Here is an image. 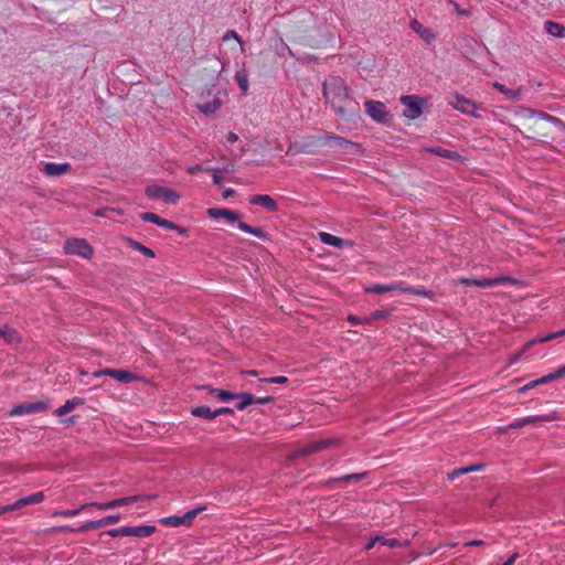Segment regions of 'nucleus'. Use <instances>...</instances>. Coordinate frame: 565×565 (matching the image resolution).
<instances>
[{
  "mask_svg": "<svg viewBox=\"0 0 565 565\" xmlns=\"http://www.w3.org/2000/svg\"><path fill=\"white\" fill-rule=\"evenodd\" d=\"M234 193H235V190L230 188V189H226V190L223 192V196H224L225 199H227V198H230V196L234 195Z\"/></svg>",
  "mask_w": 565,
  "mask_h": 565,
  "instance_id": "62",
  "label": "nucleus"
},
{
  "mask_svg": "<svg viewBox=\"0 0 565 565\" xmlns=\"http://www.w3.org/2000/svg\"><path fill=\"white\" fill-rule=\"evenodd\" d=\"M84 399L82 397H73L71 399H67L64 405L57 407L54 411V415L57 417L64 416L67 413L72 412L75 407L83 405Z\"/></svg>",
  "mask_w": 565,
  "mask_h": 565,
  "instance_id": "23",
  "label": "nucleus"
},
{
  "mask_svg": "<svg viewBox=\"0 0 565 565\" xmlns=\"http://www.w3.org/2000/svg\"><path fill=\"white\" fill-rule=\"evenodd\" d=\"M237 140H238V136H237L235 132L231 131V132H228V134H227V136H226V142H228V143H234V142H236Z\"/></svg>",
  "mask_w": 565,
  "mask_h": 565,
  "instance_id": "59",
  "label": "nucleus"
},
{
  "mask_svg": "<svg viewBox=\"0 0 565 565\" xmlns=\"http://www.w3.org/2000/svg\"><path fill=\"white\" fill-rule=\"evenodd\" d=\"M215 393H216V396L222 402H230L232 399L237 398V396H238V394L232 393V392H228V391H225V390H215Z\"/></svg>",
  "mask_w": 565,
  "mask_h": 565,
  "instance_id": "44",
  "label": "nucleus"
},
{
  "mask_svg": "<svg viewBox=\"0 0 565 565\" xmlns=\"http://www.w3.org/2000/svg\"><path fill=\"white\" fill-rule=\"evenodd\" d=\"M379 541H380V535L371 537L370 541L366 543L365 548L371 550L375 545V543H377Z\"/></svg>",
  "mask_w": 565,
  "mask_h": 565,
  "instance_id": "60",
  "label": "nucleus"
},
{
  "mask_svg": "<svg viewBox=\"0 0 565 565\" xmlns=\"http://www.w3.org/2000/svg\"><path fill=\"white\" fill-rule=\"evenodd\" d=\"M404 290V282L403 281H395L392 284H374L365 288L366 292L370 294H385L390 291H399L403 292Z\"/></svg>",
  "mask_w": 565,
  "mask_h": 565,
  "instance_id": "17",
  "label": "nucleus"
},
{
  "mask_svg": "<svg viewBox=\"0 0 565 565\" xmlns=\"http://www.w3.org/2000/svg\"><path fill=\"white\" fill-rule=\"evenodd\" d=\"M420 149L423 151L433 153V154L444 158V159H449V160H454V161H463L465 160L457 151H452V150H449V149H446L443 147L422 146Z\"/></svg>",
  "mask_w": 565,
  "mask_h": 565,
  "instance_id": "16",
  "label": "nucleus"
},
{
  "mask_svg": "<svg viewBox=\"0 0 565 565\" xmlns=\"http://www.w3.org/2000/svg\"><path fill=\"white\" fill-rule=\"evenodd\" d=\"M492 278H493L494 286L503 285V284H511V285L518 284V280L509 275H499V276H495Z\"/></svg>",
  "mask_w": 565,
  "mask_h": 565,
  "instance_id": "43",
  "label": "nucleus"
},
{
  "mask_svg": "<svg viewBox=\"0 0 565 565\" xmlns=\"http://www.w3.org/2000/svg\"><path fill=\"white\" fill-rule=\"evenodd\" d=\"M234 414V411L230 407H220V408H216L214 409V415L215 416H220V415H233Z\"/></svg>",
  "mask_w": 565,
  "mask_h": 565,
  "instance_id": "52",
  "label": "nucleus"
},
{
  "mask_svg": "<svg viewBox=\"0 0 565 565\" xmlns=\"http://www.w3.org/2000/svg\"><path fill=\"white\" fill-rule=\"evenodd\" d=\"M0 338H3L4 341L10 344L20 343L22 341L20 333L8 324L0 328Z\"/></svg>",
  "mask_w": 565,
  "mask_h": 565,
  "instance_id": "24",
  "label": "nucleus"
},
{
  "mask_svg": "<svg viewBox=\"0 0 565 565\" xmlns=\"http://www.w3.org/2000/svg\"><path fill=\"white\" fill-rule=\"evenodd\" d=\"M206 510L205 505L196 507L195 509H192L188 511L184 515H170L164 516L159 520V522L164 526H172V527H179V526H191L193 524L194 519L203 511Z\"/></svg>",
  "mask_w": 565,
  "mask_h": 565,
  "instance_id": "6",
  "label": "nucleus"
},
{
  "mask_svg": "<svg viewBox=\"0 0 565 565\" xmlns=\"http://www.w3.org/2000/svg\"><path fill=\"white\" fill-rule=\"evenodd\" d=\"M145 193L151 200H162L169 204H175L181 199L180 193L175 190L158 184L147 185Z\"/></svg>",
  "mask_w": 565,
  "mask_h": 565,
  "instance_id": "7",
  "label": "nucleus"
},
{
  "mask_svg": "<svg viewBox=\"0 0 565 565\" xmlns=\"http://www.w3.org/2000/svg\"><path fill=\"white\" fill-rule=\"evenodd\" d=\"M207 214L213 218H226L230 223H233L241 218V215L237 212L227 209L211 207L207 210Z\"/></svg>",
  "mask_w": 565,
  "mask_h": 565,
  "instance_id": "19",
  "label": "nucleus"
},
{
  "mask_svg": "<svg viewBox=\"0 0 565 565\" xmlns=\"http://www.w3.org/2000/svg\"><path fill=\"white\" fill-rule=\"evenodd\" d=\"M379 543L387 545L390 547H402L407 546L409 544V541H405L404 543H402L399 540L395 537L386 539L384 536H380Z\"/></svg>",
  "mask_w": 565,
  "mask_h": 565,
  "instance_id": "40",
  "label": "nucleus"
},
{
  "mask_svg": "<svg viewBox=\"0 0 565 565\" xmlns=\"http://www.w3.org/2000/svg\"><path fill=\"white\" fill-rule=\"evenodd\" d=\"M403 294H412V295L422 296V297H425L428 299H434V297H435V294L431 290L420 288V287L409 286L405 282H404Z\"/></svg>",
  "mask_w": 565,
  "mask_h": 565,
  "instance_id": "33",
  "label": "nucleus"
},
{
  "mask_svg": "<svg viewBox=\"0 0 565 565\" xmlns=\"http://www.w3.org/2000/svg\"><path fill=\"white\" fill-rule=\"evenodd\" d=\"M326 145H333V146L340 147V148H348V147H355V146H358V143L352 142V141L345 139L344 137H341V136H338V135H333V134H329V132H323L321 136L316 137V138H311L309 141H307L302 146L301 151L310 153V152H312L309 149L310 147L326 146Z\"/></svg>",
  "mask_w": 565,
  "mask_h": 565,
  "instance_id": "2",
  "label": "nucleus"
},
{
  "mask_svg": "<svg viewBox=\"0 0 565 565\" xmlns=\"http://www.w3.org/2000/svg\"><path fill=\"white\" fill-rule=\"evenodd\" d=\"M544 30L546 33L554 38L563 39L565 38V28L563 24L554 22V21H545Z\"/></svg>",
  "mask_w": 565,
  "mask_h": 565,
  "instance_id": "29",
  "label": "nucleus"
},
{
  "mask_svg": "<svg viewBox=\"0 0 565 565\" xmlns=\"http://www.w3.org/2000/svg\"><path fill=\"white\" fill-rule=\"evenodd\" d=\"M206 172H234L235 171V164L232 161H226L222 167L220 168H212L207 167L205 169Z\"/></svg>",
  "mask_w": 565,
  "mask_h": 565,
  "instance_id": "42",
  "label": "nucleus"
},
{
  "mask_svg": "<svg viewBox=\"0 0 565 565\" xmlns=\"http://www.w3.org/2000/svg\"><path fill=\"white\" fill-rule=\"evenodd\" d=\"M392 309H384V310H375L371 313L370 320H380V319H386L392 315Z\"/></svg>",
  "mask_w": 565,
  "mask_h": 565,
  "instance_id": "46",
  "label": "nucleus"
},
{
  "mask_svg": "<svg viewBox=\"0 0 565 565\" xmlns=\"http://www.w3.org/2000/svg\"><path fill=\"white\" fill-rule=\"evenodd\" d=\"M191 414L195 417H202L205 419H213L216 416L214 415V411H212L209 406H196L192 408Z\"/></svg>",
  "mask_w": 565,
  "mask_h": 565,
  "instance_id": "36",
  "label": "nucleus"
},
{
  "mask_svg": "<svg viewBox=\"0 0 565 565\" xmlns=\"http://www.w3.org/2000/svg\"><path fill=\"white\" fill-rule=\"evenodd\" d=\"M556 380L562 379L565 376V364L554 370Z\"/></svg>",
  "mask_w": 565,
  "mask_h": 565,
  "instance_id": "58",
  "label": "nucleus"
},
{
  "mask_svg": "<svg viewBox=\"0 0 565 565\" xmlns=\"http://www.w3.org/2000/svg\"><path fill=\"white\" fill-rule=\"evenodd\" d=\"M169 230L177 232L181 236H184V237L189 236V228L180 226V225H178V224H175L173 222H172L171 227Z\"/></svg>",
  "mask_w": 565,
  "mask_h": 565,
  "instance_id": "50",
  "label": "nucleus"
},
{
  "mask_svg": "<svg viewBox=\"0 0 565 565\" xmlns=\"http://www.w3.org/2000/svg\"><path fill=\"white\" fill-rule=\"evenodd\" d=\"M493 87L499 90L500 93H502L503 95L507 96L508 99L510 100H519L521 98V89H511V88H508L505 85L499 83V82H494L493 83Z\"/></svg>",
  "mask_w": 565,
  "mask_h": 565,
  "instance_id": "32",
  "label": "nucleus"
},
{
  "mask_svg": "<svg viewBox=\"0 0 565 565\" xmlns=\"http://www.w3.org/2000/svg\"><path fill=\"white\" fill-rule=\"evenodd\" d=\"M44 500V493L42 491L34 492L30 495L20 498L15 502L12 503L13 511L22 509L26 505L38 504Z\"/></svg>",
  "mask_w": 565,
  "mask_h": 565,
  "instance_id": "18",
  "label": "nucleus"
},
{
  "mask_svg": "<svg viewBox=\"0 0 565 565\" xmlns=\"http://www.w3.org/2000/svg\"><path fill=\"white\" fill-rule=\"evenodd\" d=\"M221 107V102L218 98H214L212 102H209V103H205V104H200L199 105V108L202 113L209 115V114H213L214 111H216L218 108Z\"/></svg>",
  "mask_w": 565,
  "mask_h": 565,
  "instance_id": "38",
  "label": "nucleus"
},
{
  "mask_svg": "<svg viewBox=\"0 0 565 565\" xmlns=\"http://www.w3.org/2000/svg\"><path fill=\"white\" fill-rule=\"evenodd\" d=\"M534 387H536V386H535L534 382L531 381V382L526 383L524 386H522L521 388H519V393L524 394Z\"/></svg>",
  "mask_w": 565,
  "mask_h": 565,
  "instance_id": "55",
  "label": "nucleus"
},
{
  "mask_svg": "<svg viewBox=\"0 0 565 565\" xmlns=\"http://www.w3.org/2000/svg\"><path fill=\"white\" fill-rule=\"evenodd\" d=\"M140 218L143 221V222H150V223H153L162 228H166V230H169L171 227V224H172V221H169L167 218H163L161 216H159L158 214L156 213H152V212H145V213H141L140 214Z\"/></svg>",
  "mask_w": 565,
  "mask_h": 565,
  "instance_id": "22",
  "label": "nucleus"
},
{
  "mask_svg": "<svg viewBox=\"0 0 565 565\" xmlns=\"http://www.w3.org/2000/svg\"><path fill=\"white\" fill-rule=\"evenodd\" d=\"M322 94L337 116L350 120L360 113V105L352 96L345 81L339 76L330 77L322 84Z\"/></svg>",
  "mask_w": 565,
  "mask_h": 565,
  "instance_id": "1",
  "label": "nucleus"
},
{
  "mask_svg": "<svg viewBox=\"0 0 565 565\" xmlns=\"http://www.w3.org/2000/svg\"><path fill=\"white\" fill-rule=\"evenodd\" d=\"M468 472H470L468 469V466L463 467V468H459V469L454 470V472L450 475V478L452 479L456 476H460V475L468 473Z\"/></svg>",
  "mask_w": 565,
  "mask_h": 565,
  "instance_id": "57",
  "label": "nucleus"
},
{
  "mask_svg": "<svg viewBox=\"0 0 565 565\" xmlns=\"http://www.w3.org/2000/svg\"><path fill=\"white\" fill-rule=\"evenodd\" d=\"M482 468H483V466H481V465H471V466H468V469H469V471H470V472H471V471H479V470H481Z\"/></svg>",
  "mask_w": 565,
  "mask_h": 565,
  "instance_id": "64",
  "label": "nucleus"
},
{
  "mask_svg": "<svg viewBox=\"0 0 565 565\" xmlns=\"http://www.w3.org/2000/svg\"><path fill=\"white\" fill-rule=\"evenodd\" d=\"M335 444H338V440L333 439V438L321 439V440L310 444L305 449V454H315V452L321 451L323 449L330 448V447L334 446Z\"/></svg>",
  "mask_w": 565,
  "mask_h": 565,
  "instance_id": "25",
  "label": "nucleus"
},
{
  "mask_svg": "<svg viewBox=\"0 0 565 565\" xmlns=\"http://www.w3.org/2000/svg\"><path fill=\"white\" fill-rule=\"evenodd\" d=\"M120 514L107 515L100 520H90L78 526L79 531L97 530L106 525L116 524L120 521Z\"/></svg>",
  "mask_w": 565,
  "mask_h": 565,
  "instance_id": "14",
  "label": "nucleus"
},
{
  "mask_svg": "<svg viewBox=\"0 0 565 565\" xmlns=\"http://www.w3.org/2000/svg\"><path fill=\"white\" fill-rule=\"evenodd\" d=\"M237 398H239V399H241V401L238 402V404L236 405L237 409H239V411H243V409H245L248 405L254 404V396H253L250 393H242V394H238Z\"/></svg>",
  "mask_w": 565,
  "mask_h": 565,
  "instance_id": "39",
  "label": "nucleus"
},
{
  "mask_svg": "<svg viewBox=\"0 0 565 565\" xmlns=\"http://www.w3.org/2000/svg\"><path fill=\"white\" fill-rule=\"evenodd\" d=\"M63 249L66 255H76L85 259H90L94 255L93 246L85 238H68Z\"/></svg>",
  "mask_w": 565,
  "mask_h": 565,
  "instance_id": "5",
  "label": "nucleus"
},
{
  "mask_svg": "<svg viewBox=\"0 0 565 565\" xmlns=\"http://www.w3.org/2000/svg\"><path fill=\"white\" fill-rule=\"evenodd\" d=\"M411 28L415 33H417L422 39H424L428 43L435 39V34L431 32V30L424 26L416 19L411 21Z\"/></svg>",
  "mask_w": 565,
  "mask_h": 565,
  "instance_id": "26",
  "label": "nucleus"
},
{
  "mask_svg": "<svg viewBox=\"0 0 565 565\" xmlns=\"http://www.w3.org/2000/svg\"><path fill=\"white\" fill-rule=\"evenodd\" d=\"M157 531L154 525H138V526H121L117 529H110L103 534L111 537L118 536H136V537H148Z\"/></svg>",
  "mask_w": 565,
  "mask_h": 565,
  "instance_id": "4",
  "label": "nucleus"
},
{
  "mask_svg": "<svg viewBox=\"0 0 565 565\" xmlns=\"http://www.w3.org/2000/svg\"><path fill=\"white\" fill-rule=\"evenodd\" d=\"M559 419V413L553 411L548 414L543 415H530L522 418H515L508 426L500 428V431L505 433L512 429H518L526 425H536L545 422H554Z\"/></svg>",
  "mask_w": 565,
  "mask_h": 565,
  "instance_id": "3",
  "label": "nucleus"
},
{
  "mask_svg": "<svg viewBox=\"0 0 565 565\" xmlns=\"http://www.w3.org/2000/svg\"><path fill=\"white\" fill-rule=\"evenodd\" d=\"M126 242H127L129 247H131L135 250H138L139 253H141L146 257H149V258H154L156 257L154 250L149 248L148 246L143 245L142 243H140V242H138V241H136L134 238H130V237H127Z\"/></svg>",
  "mask_w": 565,
  "mask_h": 565,
  "instance_id": "30",
  "label": "nucleus"
},
{
  "mask_svg": "<svg viewBox=\"0 0 565 565\" xmlns=\"http://www.w3.org/2000/svg\"><path fill=\"white\" fill-rule=\"evenodd\" d=\"M206 168H204L202 164H194L186 169V172L191 175H194L199 173L200 171H205Z\"/></svg>",
  "mask_w": 565,
  "mask_h": 565,
  "instance_id": "51",
  "label": "nucleus"
},
{
  "mask_svg": "<svg viewBox=\"0 0 565 565\" xmlns=\"http://www.w3.org/2000/svg\"><path fill=\"white\" fill-rule=\"evenodd\" d=\"M12 511H13L12 504L0 505V515L4 514L7 512H12Z\"/></svg>",
  "mask_w": 565,
  "mask_h": 565,
  "instance_id": "61",
  "label": "nucleus"
},
{
  "mask_svg": "<svg viewBox=\"0 0 565 565\" xmlns=\"http://www.w3.org/2000/svg\"><path fill=\"white\" fill-rule=\"evenodd\" d=\"M348 320H349L350 322H352L353 324L362 323V320H361V319H359V318H358V317H355V316H349Z\"/></svg>",
  "mask_w": 565,
  "mask_h": 565,
  "instance_id": "63",
  "label": "nucleus"
},
{
  "mask_svg": "<svg viewBox=\"0 0 565 565\" xmlns=\"http://www.w3.org/2000/svg\"><path fill=\"white\" fill-rule=\"evenodd\" d=\"M212 173H213L214 184L222 186L223 185V178L221 175L222 172H212Z\"/></svg>",
  "mask_w": 565,
  "mask_h": 565,
  "instance_id": "54",
  "label": "nucleus"
},
{
  "mask_svg": "<svg viewBox=\"0 0 565 565\" xmlns=\"http://www.w3.org/2000/svg\"><path fill=\"white\" fill-rule=\"evenodd\" d=\"M50 406H51V404H50L49 398H44L41 401L31 402V403H21V404L14 405L8 412V415L12 417V416H23V415H29V414L42 413V412L47 411L50 408Z\"/></svg>",
  "mask_w": 565,
  "mask_h": 565,
  "instance_id": "9",
  "label": "nucleus"
},
{
  "mask_svg": "<svg viewBox=\"0 0 565 565\" xmlns=\"http://www.w3.org/2000/svg\"><path fill=\"white\" fill-rule=\"evenodd\" d=\"M47 532L50 533H74V532H81L78 530V527H73L71 525H60V526H54L52 529H50Z\"/></svg>",
  "mask_w": 565,
  "mask_h": 565,
  "instance_id": "45",
  "label": "nucleus"
},
{
  "mask_svg": "<svg viewBox=\"0 0 565 565\" xmlns=\"http://www.w3.org/2000/svg\"><path fill=\"white\" fill-rule=\"evenodd\" d=\"M460 282L466 286H477L481 288L487 287H493V278H481V279H473V278H461Z\"/></svg>",
  "mask_w": 565,
  "mask_h": 565,
  "instance_id": "34",
  "label": "nucleus"
},
{
  "mask_svg": "<svg viewBox=\"0 0 565 565\" xmlns=\"http://www.w3.org/2000/svg\"><path fill=\"white\" fill-rule=\"evenodd\" d=\"M527 113L532 117H537L540 119H543V120L548 121V122H551L553 125H556V126L562 124V120L559 118H557L555 116H552V115H550L547 113H544V111H537V110L529 108Z\"/></svg>",
  "mask_w": 565,
  "mask_h": 565,
  "instance_id": "35",
  "label": "nucleus"
},
{
  "mask_svg": "<svg viewBox=\"0 0 565 565\" xmlns=\"http://www.w3.org/2000/svg\"><path fill=\"white\" fill-rule=\"evenodd\" d=\"M70 163H55V162H46L44 166V173L50 177H58L67 171H70Z\"/></svg>",
  "mask_w": 565,
  "mask_h": 565,
  "instance_id": "20",
  "label": "nucleus"
},
{
  "mask_svg": "<svg viewBox=\"0 0 565 565\" xmlns=\"http://www.w3.org/2000/svg\"><path fill=\"white\" fill-rule=\"evenodd\" d=\"M152 498H154V495L136 494V495L114 499L108 502H95L94 508L102 510V511H106V510H111V509L119 508V507L129 505V504H132V503H136L139 501L150 500Z\"/></svg>",
  "mask_w": 565,
  "mask_h": 565,
  "instance_id": "12",
  "label": "nucleus"
},
{
  "mask_svg": "<svg viewBox=\"0 0 565 565\" xmlns=\"http://www.w3.org/2000/svg\"><path fill=\"white\" fill-rule=\"evenodd\" d=\"M401 103L405 106L404 117L414 120L423 114L426 100L417 95H403L401 96Z\"/></svg>",
  "mask_w": 565,
  "mask_h": 565,
  "instance_id": "11",
  "label": "nucleus"
},
{
  "mask_svg": "<svg viewBox=\"0 0 565 565\" xmlns=\"http://www.w3.org/2000/svg\"><path fill=\"white\" fill-rule=\"evenodd\" d=\"M555 380H556V376H555V373L553 371V372H551V373H548V374H546V375H544V376H542V377H540L537 380H534L533 382H534L535 386H539V385L547 384V383H550L552 381H555Z\"/></svg>",
  "mask_w": 565,
  "mask_h": 565,
  "instance_id": "48",
  "label": "nucleus"
},
{
  "mask_svg": "<svg viewBox=\"0 0 565 565\" xmlns=\"http://www.w3.org/2000/svg\"><path fill=\"white\" fill-rule=\"evenodd\" d=\"M319 238L323 244L330 245V246H333L337 248H343L344 245L347 244V242L344 239H342L341 237L334 236L327 232H320Z\"/></svg>",
  "mask_w": 565,
  "mask_h": 565,
  "instance_id": "28",
  "label": "nucleus"
},
{
  "mask_svg": "<svg viewBox=\"0 0 565 565\" xmlns=\"http://www.w3.org/2000/svg\"><path fill=\"white\" fill-rule=\"evenodd\" d=\"M235 81L242 90V93L245 95L248 92V77L245 70L237 71L235 73Z\"/></svg>",
  "mask_w": 565,
  "mask_h": 565,
  "instance_id": "37",
  "label": "nucleus"
},
{
  "mask_svg": "<svg viewBox=\"0 0 565 565\" xmlns=\"http://www.w3.org/2000/svg\"><path fill=\"white\" fill-rule=\"evenodd\" d=\"M230 40H235L236 42H238L239 44L243 43L241 36L237 34L236 31L234 30H230L227 31L224 35H223V41L224 42H227Z\"/></svg>",
  "mask_w": 565,
  "mask_h": 565,
  "instance_id": "49",
  "label": "nucleus"
},
{
  "mask_svg": "<svg viewBox=\"0 0 565 565\" xmlns=\"http://www.w3.org/2000/svg\"><path fill=\"white\" fill-rule=\"evenodd\" d=\"M237 227L242 231V232H245L247 234H250L259 239H263V241H268L269 239V235L267 232H265L262 227H254L243 221H238L237 223Z\"/></svg>",
  "mask_w": 565,
  "mask_h": 565,
  "instance_id": "21",
  "label": "nucleus"
},
{
  "mask_svg": "<svg viewBox=\"0 0 565 565\" xmlns=\"http://www.w3.org/2000/svg\"><path fill=\"white\" fill-rule=\"evenodd\" d=\"M562 335H565V329L542 335V337L535 339L532 343H544V342L551 341V340L556 339Z\"/></svg>",
  "mask_w": 565,
  "mask_h": 565,
  "instance_id": "41",
  "label": "nucleus"
},
{
  "mask_svg": "<svg viewBox=\"0 0 565 565\" xmlns=\"http://www.w3.org/2000/svg\"><path fill=\"white\" fill-rule=\"evenodd\" d=\"M365 113L370 116L374 121L388 125L392 120V115L387 110L384 103L380 100H367L364 103Z\"/></svg>",
  "mask_w": 565,
  "mask_h": 565,
  "instance_id": "10",
  "label": "nucleus"
},
{
  "mask_svg": "<svg viewBox=\"0 0 565 565\" xmlns=\"http://www.w3.org/2000/svg\"><path fill=\"white\" fill-rule=\"evenodd\" d=\"M262 383H268V384H286L288 383V377L286 376H274V377H266L259 380Z\"/></svg>",
  "mask_w": 565,
  "mask_h": 565,
  "instance_id": "47",
  "label": "nucleus"
},
{
  "mask_svg": "<svg viewBox=\"0 0 565 565\" xmlns=\"http://www.w3.org/2000/svg\"><path fill=\"white\" fill-rule=\"evenodd\" d=\"M274 402V396L254 397V404H269Z\"/></svg>",
  "mask_w": 565,
  "mask_h": 565,
  "instance_id": "53",
  "label": "nucleus"
},
{
  "mask_svg": "<svg viewBox=\"0 0 565 565\" xmlns=\"http://www.w3.org/2000/svg\"><path fill=\"white\" fill-rule=\"evenodd\" d=\"M95 502H89L79 505L76 509H67V510H55L51 513V516H63V518H72L78 515L82 511H85L88 508H94Z\"/></svg>",
  "mask_w": 565,
  "mask_h": 565,
  "instance_id": "27",
  "label": "nucleus"
},
{
  "mask_svg": "<svg viewBox=\"0 0 565 565\" xmlns=\"http://www.w3.org/2000/svg\"><path fill=\"white\" fill-rule=\"evenodd\" d=\"M367 476H369V471L348 473V475H343L340 477L330 478L326 481V483L339 482V481H345V482L360 481V480L366 478Z\"/></svg>",
  "mask_w": 565,
  "mask_h": 565,
  "instance_id": "31",
  "label": "nucleus"
},
{
  "mask_svg": "<svg viewBox=\"0 0 565 565\" xmlns=\"http://www.w3.org/2000/svg\"><path fill=\"white\" fill-rule=\"evenodd\" d=\"M110 376L122 384H128L139 380V376L128 370L122 369H102L93 373L94 377Z\"/></svg>",
  "mask_w": 565,
  "mask_h": 565,
  "instance_id": "13",
  "label": "nucleus"
},
{
  "mask_svg": "<svg viewBox=\"0 0 565 565\" xmlns=\"http://www.w3.org/2000/svg\"><path fill=\"white\" fill-rule=\"evenodd\" d=\"M483 545H484V541H482V540H471V541H468V542L465 543L466 547L483 546Z\"/></svg>",
  "mask_w": 565,
  "mask_h": 565,
  "instance_id": "56",
  "label": "nucleus"
},
{
  "mask_svg": "<svg viewBox=\"0 0 565 565\" xmlns=\"http://www.w3.org/2000/svg\"><path fill=\"white\" fill-rule=\"evenodd\" d=\"M249 204L263 206L268 212H277L278 203L268 194H254L249 198Z\"/></svg>",
  "mask_w": 565,
  "mask_h": 565,
  "instance_id": "15",
  "label": "nucleus"
},
{
  "mask_svg": "<svg viewBox=\"0 0 565 565\" xmlns=\"http://www.w3.org/2000/svg\"><path fill=\"white\" fill-rule=\"evenodd\" d=\"M452 100H449L448 104L456 110L472 116L475 118H481V115L478 113L481 109L480 105H478L475 100L469 99L459 93L452 94Z\"/></svg>",
  "mask_w": 565,
  "mask_h": 565,
  "instance_id": "8",
  "label": "nucleus"
}]
</instances>
